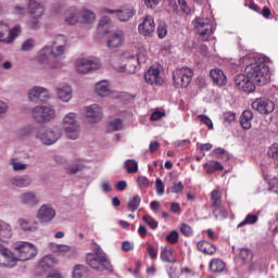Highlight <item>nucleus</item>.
<instances>
[{
    "instance_id": "f257e3e1",
    "label": "nucleus",
    "mask_w": 278,
    "mask_h": 278,
    "mask_svg": "<svg viewBox=\"0 0 278 278\" xmlns=\"http://www.w3.org/2000/svg\"><path fill=\"white\" fill-rule=\"evenodd\" d=\"M67 50L68 39L64 35H58L51 46H46L39 51L36 60L38 64H49L51 59L60 60Z\"/></svg>"
},
{
    "instance_id": "f03ea898",
    "label": "nucleus",
    "mask_w": 278,
    "mask_h": 278,
    "mask_svg": "<svg viewBox=\"0 0 278 278\" xmlns=\"http://www.w3.org/2000/svg\"><path fill=\"white\" fill-rule=\"evenodd\" d=\"M269 71L266 63L253 60V62L245 66L244 73L254 83V86H266L268 79H270Z\"/></svg>"
},
{
    "instance_id": "7ed1b4c3",
    "label": "nucleus",
    "mask_w": 278,
    "mask_h": 278,
    "mask_svg": "<svg viewBox=\"0 0 278 278\" xmlns=\"http://www.w3.org/2000/svg\"><path fill=\"white\" fill-rule=\"evenodd\" d=\"M61 125L68 140H77V138H79L81 127L79 126V121L77 119V113H67L62 118Z\"/></svg>"
},
{
    "instance_id": "20e7f679",
    "label": "nucleus",
    "mask_w": 278,
    "mask_h": 278,
    "mask_svg": "<svg viewBox=\"0 0 278 278\" xmlns=\"http://www.w3.org/2000/svg\"><path fill=\"white\" fill-rule=\"evenodd\" d=\"M30 116L36 123H51L55 121V106L52 104L36 105L31 109Z\"/></svg>"
},
{
    "instance_id": "39448f33",
    "label": "nucleus",
    "mask_w": 278,
    "mask_h": 278,
    "mask_svg": "<svg viewBox=\"0 0 278 278\" xmlns=\"http://www.w3.org/2000/svg\"><path fill=\"white\" fill-rule=\"evenodd\" d=\"M86 263L90 268H93V270H99V266H101L104 270L112 273V263H110L108 255H105L101 249H98L94 253H88Z\"/></svg>"
},
{
    "instance_id": "423d86ee",
    "label": "nucleus",
    "mask_w": 278,
    "mask_h": 278,
    "mask_svg": "<svg viewBox=\"0 0 278 278\" xmlns=\"http://www.w3.org/2000/svg\"><path fill=\"white\" fill-rule=\"evenodd\" d=\"M14 251L17 254L20 262H29L38 255V248L30 242L18 241L14 245Z\"/></svg>"
},
{
    "instance_id": "0eeeda50",
    "label": "nucleus",
    "mask_w": 278,
    "mask_h": 278,
    "mask_svg": "<svg viewBox=\"0 0 278 278\" xmlns=\"http://www.w3.org/2000/svg\"><path fill=\"white\" fill-rule=\"evenodd\" d=\"M101 66V60L98 58H79L75 61V68L79 75H86L90 71H99Z\"/></svg>"
},
{
    "instance_id": "6e6552de",
    "label": "nucleus",
    "mask_w": 278,
    "mask_h": 278,
    "mask_svg": "<svg viewBox=\"0 0 278 278\" xmlns=\"http://www.w3.org/2000/svg\"><path fill=\"white\" fill-rule=\"evenodd\" d=\"M28 12L30 18L27 21L28 29H38V23H40V17L45 14V7L36 0H29L28 2Z\"/></svg>"
},
{
    "instance_id": "1a4fd4ad",
    "label": "nucleus",
    "mask_w": 278,
    "mask_h": 278,
    "mask_svg": "<svg viewBox=\"0 0 278 278\" xmlns=\"http://www.w3.org/2000/svg\"><path fill=\"white\" fill-rule=\"evenodd\" d=\"M18 262L16 252H11L5 245L0 244V266L2 268H14Z\"/></svg>"
},
{
    "instance_id": "9d476101",
    "label": "nucleus",
    "mask_w": 278,
    "mask_h": 278,
    "mask_svg": "<svg viewBox=\"0 0 278 278\" xmlns=\"http://www.w3.org/2000/svg\"><path fill=\"white\" fill-rule=\"evenodd\" d=\"M27 99L30 103H38L40 101H49L51 92L42 86H34L27 91Z\"/></svg>"
},
{
    "instance_id": "9b49d317",
    "label": "nucleus",
    "mask_w": 278,
    "mask_h": 278,
    "mask_svg": "<svg viewBox=\"0 0 278 278\" xmlns=\"http://www.w3.org/2000/svg\"><path fill=\"white\" fill-rule=\"evenodd\" d=\"M18 34H21V26L16 25L10 29L8 24L0 22V42L12 45V41L16 40Z\"/></svg>"
},
{
    "instance_id": "f8f14e48",
    "label": "nucleus",
    "mask_w": 278,
    "mask_h": 278,
    "mask_svg": "<svg viewBox=\"0 0 278 278\" xmlns=\"http://www.w3.org/2000/svg\"><path fill=\"white\" fill-rule=\"evenodd\" d=\"M194 27L198 34L202 37V40H207L212 34H214V28L210 20L197 17L194 21Z\"/></svg>"
},
{
    "instance_id": "ddd939ff",
    "label": "nucleus",
    "mask_w": 278,
    "mask_h": 278,
    "mask_svg": "<svg viewBox=\"0 0 278 278\" xmlns=\"http://www.w3.org/2000/svg\"><path fill=\"white\" fill-rule=\"evenodd\" d=\"M235 86L237 90H241L242 92H255V83L249 78L247 74H238L235 77Z\"/></svg>"
},
{
    "instance_id": "4468645a",
    "label": "nucleus",
    "mask_w": 278,
    "mask_h": 278,
    "mask_svg": "<svg viewBox=\"0 0 278 278\" xmlns=\"http://www.w3.org/2000/svg\"><path fill=\"white\" fill-rule=\"evenodd\" d=\"M36 218L41 225H47L55 218V208L51 204H43L38 208Z\"/></svg>"
},
{
    "instance_id": "2eb2a0df",
    "label": "nucleus",
    "mask_w": 278,
    "mask_h": 278,
    "mask_svg": "<svg viewBox=\"0 0 278 278\" xmlns=\"http://www.w3.org/2000/svg\"><path fill=\"white\" fill-rule=\"evenodd\" d=\"M60 138H62V134L58 130H53V128H48L37 135V139L40 140V142L46 147L55 144Z\"/></svg>"
},
{
    "instance_id": "dca6fc26",
    "label": "nucleus",
    "mask_w": 278,
    "mask_h": 278,
    "mask_svg": "<svg viewBox=\"0 0 278 278\" xmlns=\"http://www.w3.org/2000/svg\"><path fill=\"white\" fill-rule=\"evenodd\" d=\"M125 42V33L122 30H117L109 35L106 39V47L109 51H113L114 53L118 51L119 47H123Z\"/></svg>"
},
{
    "instance_id": "f3484780",
    "label": "nucleus",
    "mask_w": 278,
    "mask_h": 278,
    "mask_svg": "<svg viewBox=\"0 0 278 278\" xmlns=\"http://www.w3.org/2000/svg\"><path fill=\"white\" fill-rule=\"evenodd\" d=\"M144 80L150 86H162L164 84V77L160 73V67L152 65L144 74Z\"/></svg>"
},
{
    "instance_id": "a211bd4d",
    "label": "nucleus",
    "mask_w": 278,
    "mask_h": 278,
    "mask_svg": "<svg viewBox=\"0 0 278 278\" xmlns=\"http://www.w3.org/2000/svg\"><path fill=\"white\" fill-rule=\"evenodd\" d=\"M253 110H256V112H260V114H271V112H275V102L266 99H256L254 102H252Z\"/></svg>"
},
{
    "instance_id": "6ab92c4d",
    "label": "nucleus",
    "mask_w": 278,
    "mask_h": 278,
    "mask_svg": "<svg viewBox=\"0 0 278 278\" xmlns=\"http://www.w3.org/2000/svg\"><path fill=\"white\" fill-rule=\"evenodd\" d=\"M138 31L141 36L151 37L155 31V20L153 16L146 15L142 23L138 26Z\"/></svg>"
},
{
    "instance_id": "aec40b11",
    "label": "nucleus",
    "mask_w": 278,
    "mask_h": 278,
    "mask_svg": "<svg viewBox=\"0 0 278 278\" xmlns=\"http://www.w3.org/2000/svg\"><path fill=\"white\" fill-rule=\"evenodd\" d=\"M192 81V70L182 67L177 72L176 86L177 88H188Z\"/></svg>"
},
{
    "instance_id": "412c9836",
    "label": "nucleus",
    "mask_w": 278,
    "mask_h": 278,
    "mask_svg": "<svg viewBox=\"0 0 278 278\" xmlns=\"http://www.w3.org/2000/svg\"><path fill=\"white\" fill-rule=\"evenodd\" d=\"M85 116L89 123H99L103 118V110L99 104H91L85 108Z\"/></svg>"
},
{
    "instance_id": "4be33fe9",
    "label": "nucleus",
    "mask_w": 278,
    "mask_h": 278,
    "mask_svg": "<svg viewBox=\"0 0 278 278\" xmlns=\"http://www.w3.org/2000/svg\"><path fill=\"white\" fill-rule=\"evenodd\" d=\"M103 12H106L108 14H115L116 18L122 22H127L131 16L136 14V11L134 10V7H124L121 10H111V9H104Z\"/></svg>"
},
{
    "instance_id": "5701e85b",
    "label": "nucleus",
    "mask_w": 278,
    "mask_h": 278,
    "mask_svg": "<svg viewBox=\"0 0 278 278\" xmlns=\"http://www.w3.org/2000/svg\"><path fill=\"white\" fill-rule=\"evenodd\" d=\"M20 203L22 205H27L28 207H36L40 203V198L34 191H25L18 197Z\"/></svg>"
},
{
    "instance_id": "b1692460",
    "label": "nucleus",
    "mask_w": 278,
    "mask_h": 278,
    "mask_svg": "<svg viewBox=\"0 0 278 278\" xmlns=\"http://www.w3.org/2000/svg\"><path fill=\"white\" fill-rule=\"evenodd\" d=\"M55 92L59 101H63V103H68L73 99V88L68 84L59 85Z\"/></svg>"
},
{
    "instance_id": "393cba45",
    "label": "nucleus",
    "mask_w": 278,
    "mask_h": 278,
    "mask_svg": "<svg viewBox=\"0 0 278 278\" xmlns=\"http://www.w3.org/2000/svg\"><path fill=\"white\" fill-rule=\"evenodd\" d=\"M210 77L214 86H227V76L225 75V72H223V70L218 67L211 70Z\"/></svg>"
},
{
    "instance_id": "a878e982",
    "label": "nucleus",
    "mask_w": 278,
    "mask_h": 278,
    "mask_svg": "<svg viewBox=\"0 0 278 278\" xmlns=\"http://www.w3.org/2000/svg\"><path fill=\"white\" fill-rule=\"evenodd\" d=\"M17 225H18L20 229H22L24 231V233H36V231H38V222L37 220L30 222L25 218H20L17 220Z\"/></svg>"
},
{
    "instance_id": "bb28decb",
    "label": "nucleus",
    "mask_w": 278,
    "mask_h": 278,
    "mask_svg": "<svg viewBox=\"0 0 278 278\" xmlns=\"http://www.w3.org/2000/svg\"><path fill=\"white\" fill-rule=\"evenodd\" d=\"M10 184L15 188H29L31 186V177L28 175L14 176L10 178Z\"/></svg>"
},
{
    "instance_id": "cd10ccee",
    "label": "nucleus",
    "mask_w": 278,
    "mask_h": 278,
    "mask_svg": "<svg viewBox=\"0 0 278 278\" xmlns=\"http://www.w3.org/2000/svg\"><path fill=\"white\" fill-rule=\"evenodd\" d=\"M94 92L98 97H110L112 90H110V84L108 80H100L94 85Z\"/></svg>"
},
{
    "instance_id": "c85d7f7f",
    "label": "nucleus",
    "mask_w": 278,
    "mask_h": 278,
    "mask_svg": "<svg viewBox=\"0 0 278 278\" xmlns=\"http://www.w3.org/2000/svg\"><path fill=\"white\" fill-rule=\"evenodd\" d=\"M12 238V226L10 224L0 220V241L9 242Z\"/></svg>"
},
{
    "instance_id": "c756f323",
    "label": "nucleus",
    "mask_w": 278,
    "mask_h": 278,
    "mask_svg": "<svg viewBox=\"0 0 278 278\" xmlns=\"http://www.w3.org/2000/svg\"><path fill=\"white\" fill-rule=\"evenodd\" d=\"M161 260L167 264L175 263V250L173 248L165 245L161 248Z\"/></svg>"
},
{
    "instance_id": "7c9ffc66",
    "label": "nucleus",
    "mask_w": 278,
    "mask_h": 278,
    "mask_svg": "<svg viewBox=\"0 0 278 278\" xmlns=\"http://www.w3.org/2000/svg\"><path fill=\"white\" fill-rule=\"evenodd\" d=\"M252 121H253V111H251V110L243 111V113L240 117V125H241L242 129H251Z\"/></svg>"
},
{
    "instance_id": "2f4dec72",
    "label": "nucleus",
    "mask_w": 278,
    "mask_h": 278,
    "mask_svg": "<svg viewBox=\"0 0 278 278\" xmlns=\"http://www.w3.org/2000/svg\"><path fill=\"white\" fill-rule=\"evenodd\" d=\"M198 249L201 253H204V255H214V253H216V245L208 241L198 242Z\"/></svg>"
},
{
    "instance_id": "473e14b6",
    "label": "nucleus",
    "mask_w": 278,
    "mask_h": 278,
    "mask_svg": "<svg viewBox=\"0 0 278 278\" xmlns=\"http://www.w3.org/2000/svg\"><path fill=\"white\" fill-rule=\"evenodd\" d=\"M226 268L225 262L220 258H213L210 262V270L212 273H223Z\"/></svg>"
},
{
    "instance_id": "72a5a7b5",
    "label": "nucleus",
    "mask_w": 278,
    "mask_h": 278,
    "mask_svg": "<svg viewBox=\"0 0 278 278\" xmlns=\"http://www.w3.org/2000/svg\"><path fill=\"white\" fill-rule=\"evenodd\" d=\"M53 266H55V258L51 256L43 257L38 264V268L41 270H49V268H53Z\"/></svg>"
},
{
    "instance_id": "f704fd0d",
    "label": "nucleus",
    "mask_w": 278,
    "mask_h": 278,
    "mask_svg": "<svg viewBox=\"0 0 278 278\" xmlns=\"http://www.w3.org/2000/svg\"><path fill=\"white\" fill-rule=\"evenodd\" d=\"M213 215L217 220H223L227 216V210L224 208L223 204H217L216 206H211Z\"/></svg>"
},
{
    "instance_id": "c9c22d12",
    "label": "nucleus",
    "mask_w": 278,
    "mask_h": 278,
    "mask_svg": "<svg viewBox=\"0 0 278 278\" xmlns=\"http://www.w3.org/2000/svg\"><path fill=\"white\" fill-rule=\"evenodd\" d=\"M34 126L31 125H27L24 126L20 129H17L16 134H17V138H20L21 140H25V138H29V136H31V134H34Z\"/></svg>"
},
{
    "instance_id": "e433bc0d",
    "label": "nucleus",
    "mask_w": 278,
    "mask_h": 278,
    "mask_svg": "<svg viewBox=\"0 0 278 278\" xmlns=\"http://www.w3.org/2000/svg\"><path fill=\"white\" fill-rule=\"evenodd\" d=\"M206 173H216V170H223L225 167L218 161H210L208 163L204 164Z\"/></svg>"
},
{
    "instance_id": "4c0bfd02",
    "label": "nucleus",
    "mask_w": 278,
    "mask_h": 278,
    "mask_svg": "<svg viewBox=\"0 0 278 278\" xmlns=\"http://www.w3.org/2000/svg\"><path fill=\"white\" fill-rule=\"evenodd\" d=\"M64 21H65V23H67V25H75V23H77V21H79V15H78L77 11H75V10L66 11Z\"/></svg>"
},
{
    "instance_id": "58836bf2",
    "label": "nucleus",
    "mask_w": 278,
    "mask_h": 278,
    "mask_svg": "<svg viewBox=\"0 0 278 278\" xmlns=\"http://www.w3.org/2000/svg\"><path fill=\"white\" fill-rule=\"evenodd\" d=\"M88 269L84 265H75L72 270L73 278H85Z\"/></svg>"
},
{
    "instance_id": "ea45409f",
    "label": "nucleus",
    "mask_w": 278,
    "mask_h": 278,
    "mask_svg": "<svg viewBox=\"0 0 278 278\" xmlns=\"http://www.w3.org/2000/svg\"><path fill=\"white\" fill-rule=\"evenodd\" d=\"M83 23H94V21L97 20V15L94 14V12L85 9L81 11L80 13Z\"/></svg>"
},
{
    "instance_id": "a19ab883",
    "label": "nucleus",
    "mask_w": 278,
    "mask_h": 278,
    "mask_svg": "<svg viewBox=\"0 0 278 278\" xmlns=\"http://www.w3.org/2000/svg\"><path fill=\"white\" fill-rule=\"evenodd\" d=\"M124 166L128 175H134L135 173L138 172V162L136 160H127L124 163Z\"/></svg>"
},
{
    "instance_id": "79ce46f5",
    "label": "nucleus",
    "mask_w": 278,
    "mask_h": 278,
    "mask_svg": "<svg viewBox=\"0 0 278 278\" xmlns=\"http://www.w3.org/2000/svg\"><path fill=\"white\" fill-rule=\"evenodd\" d=\"M223 197L220 195V191L218 189H215L211 193V207H214L216 205L223 204Z\"/></svg>"
},
{
    "instance_id": "37998d69",
    "label": "nucleus",
    "mask_w": 278,
    "mask_h": 278,
    "mask_svg": "<svg viewBox=\"0 0 278 278\" xmlns=\"http://www.w3.org/2000/svg\"><path fill=\"white\" fill-rule=\"evenodd\" d=\"M51 249H53L54 253H61V255H64L65 253H70L71 247L66 244H58V243H51Z\"/></svg>"
},
{
    "instance_id": "c03bdc74",
    "label": "nucleus",
    "mask_w": 278,
    "mask_h": 278,
    "mask_svg": "<svg viewBox=\"0 0 278 278\" xmlns=\"http://www.w3.org/2000/svg\"><path fill=\"white\" fill-rule=\"evenodd\" d=\"M10 164L15 173H18L21 170H27V164L21 163L18 159H12L10 161Z\"/></svg>"
},
{
    "instance_id": "a18cd8bd",
    "label": "nucleus",
    "mask_w": 278,
    "mask_h": 278,
    "mask_svg": "<svg viewBox=\"0 0 278 278\" xmlns=\"http://www.w3.org/2000/svg\"><path fill=\"white\" fill-rule=\"evenodd\" d=\"M141 199L139 195H135L134 198H131L128 202V210L130 212H136V210H138L140 207V203H141Z\"/></svg>"
},
{
    "instance_id": "49530a36",
    "label": "nucleus",
    "mask_w": 278,
    "mask_h": 278,
    "mask_svg": "<svg viewBox=\"0 0 278 278\" xmlns=\"http://www.w3.org/2000/svg\"><path fill=\"white\" fill-rule=\"evenodd\" d=\"M240 257L244 264H249L251 260H253V252L249 249H241L240 250Z\"/></svg>"
},
{
    "instance_id": "de8ad7c7",
    "label": "nucleus",
    "mask_w": 278,
    "mask_h": 278,
    "mask_svg": "<svg viewBox=\"0 0 278 278\" xmlns=\"http://www.w3.org/2000/svg\"><path fill=\"white\" fill-rule=\"evenodd\" d=\"M137 186L140 190H144L151 186V181L146 176H139L137 178Z\"/></svg>"
},
{
    "instance_id": "09e8293b",
    "label": "nucleus",
    "mask_w": 278,
    "mask_h": 278,
    "mask_svg": "<svg viewBox=\"0 0 278 278\" xmlns=\"http://www.w3.org/2000/svg\"><path fill=\"white\" fill-rule=\"evenodd\" d=\"M256 220H257V215L249 214L247 215L244 220L238 224V227H244V225H255Z\"/></svg>"
},
{
    "instance_id": "8fccbe9b",
    "label": "nucleus",
    "mask_w": 278,
    "mask_h": 278,
    "mask_svg": "<svg viewBox=\"0 0 278 278\" xmlns=\"http://www.w3.org/2000/svg\"><path fill=\"white\" fill-rule=\"evenodd\" d=\"M147 253L151 260H157V248L153 247V244L147 242Z\"/></svg>"
},
{
    "instance_id": "3c124183",
    "label": "nucleus",
    "mask_w": 278,
    "mask_h": 278,
    "mask_svg": "<svg viewBox=\"0 0 278 278\" xmlns=\"http://www.w3.org/2000/svg\"><path fill=\"white\" fill-rule=\"evenodd\" d=\"M268 157H271L278 164V144H273L267 151Z\"/></svg>"
},
{
    "instance_id": "603ef678",
    "label": "nucleus",
    "mask_w": 278,
    "mask_h": 278,
    "mask_svg": "<svg viewBox=\"0 0 278 278\" xmlns=\"http://www.w3.org/2000/svg\"><path fill=\"white\" fill-rule=\"evenodd\" d=\"M36 47V41L34 39H26L22 45H21V50L22 51H31Z\"/></svg>"
},
{
    "instance_id": "864d4df0",
    "label": "nucleus",
    "mask_w": 278,
    "mask_h": 278,
    "mask_svg": "<svg viewBox=\"0 0 278 278\" xmlns=\"http://www.w3.org/2000/svg\"><path fill=\"white\" fill-rule=\"evenodd\" d=\"M110 127L113 131H121L123 129V119L115 118L110 123Z\"/></svg>"
},
{
    "instance_id": "5fc2aeb1",
    "label": "nucleus",
    "mask_w": 278,
    "mask_h": 278,
    "mask_svg": "<svg viewBox=\"0 0 278 278\" xmlns=\"http://www.w3.org/2000/svg\"><path fill=\"white\" fill-rule=\"evenodd\" d=\"M142 220H144V223H147V225H149V227H151V229H157V220L153 219V217L149 216V215H144L142 217Z\"/></svg>"
},
{
    "instance_id": "6e6d98bb",
    "label": "nucleus",
    "mask_w": 278,
    "mask_h": 278,
    "mask_svg": "<svg viewBox=\"0 0 278 278\" xmlns=\"http://www.w3.org/2000/svg\"><path fill=\"white\" fill-rule=\"evenodd\" d=\"M166 34H168V29L165 24H160L157 26V36L159 38H166Z\"/></svg>"
},
{
    "instance_id": "4d7b16f0",
    "label": "nucleus",
    "mask_w": 278,
    "mask_h": 278,
    "mask_svg": "<svg viewBox=\"0 0 278 278\" xmlns=\"http://www.w3.org/2000/svg\"><path fill=\"white\" fill-rule=\"evenodd\" d=\"M155 186L156 194H159V197H162L164 194V182L162 181V179L157 178L155 181Z\"/></svg>"
},
{
    "instance_id": "13d9d810",
    "label": "nucleus",
    "mask_w": 278,
    "mask_h": 278,
    "mask_svg": "<svg viewBox=\"0 0 278 278\" xmlns=\"http://www.w3.org/2000/svg\"><path fill=\"white\" fill-rule=\"evenodd\" d=\"M199 118L204 125H207L208 129H214V124L212 123V119L207 117V115H199Z\"/></svg>"
},
{
    "instance_id": "bf43d9fd",
    "label": "nucleus",
    "mask_w": 278,
    "mask_h": 278,
    "mask_svg": "<svg viewBox=\"0 0 278 278\" xmlns=\"http://www.w3.org/2000/svg\"><path fill=\"white\" fill-rule=\"evenodd\" d=\"M178 5L184 14L190 13V7H188V2H186V0H178Z\"/></svg>"
},
{
    "instance_id": "052dcab7",
    "label": "nucleus",
    "mask_w": 278,
    "mask_h": 278,
    "mask_svg": "<svg viewBox=\"0 0 278 278\" xmlns=\"http://www.w3.org/2000/svg\"><path fill=\"white\" fill-rule=\"evenodd\" d=\"M144 5L149 8L150 10H155L157 5H160V1L162 0H143Z\"/></svg>"
},
{
    "instance_id": "680f3d73",
    "label": "nucleus",
    "mask_w": 278,
    "mask_h": 278,
    "mask_svg": "<svg viewBox=\"0 0 278 278\" xmlns=\"http://www.w3.org/2000/svg\"><path fill=\"white\" fill-rule=\"evenodd\" d=\"M224 121L225 123H233V121H236V113L230 111L224 113Z\"/></svg>"
},
{
    "instance_id": "e2e57ef3",
    "label": "nucleus",
    "mask_w": 278,
    "mask_h": 278,
    "mask_svg": "<svg viewBox=\"0 0 278 278\" xmlns=\"http://www.w3.org/2000/svg\"><path fill=\"white\" fill-rule=\"evenodd\" d=\"M180 231L181 233H184V236H190L192 233V227L187 224H182L180 227Z\"/></svg>"
},
{
    "instance_id": "0e129e2a",
    "label": "nucleus",
    "mask_w": 278,
    "mask_h": 278,
    "mask_svg": "<svg viewBox=\"0 0 278 278\" xmlns=\"http://www.w3.org/2000/svg\"><path fill=\"white\" fill-rule=\"evenodd\" d=\"M164 112L155 111L152 113L150 121H160V118H164Z\"/></svg>"
},
{
    "instance_id": "69168bd1",
    "label": "nucleus",
    "mask_w": 278,
    "mask_h": 278,
    "mask_svg": "<svg viewBox=\"0 0 278 278\" xmlns=\"http://www.w3.org/2000/svg\"><path fill=\"white\" fill-rule=\"evenodd\" d=\"M157 149H160V142L151 141L150 146H149L150 153H155V151H157Z\"/></svg>"
},
{
    "instance_id": "338daca9",
    "label": "nucleus",
    "mask_w": 278,
    "mask_h": 278,
    "mask_svg": "<svg viewBox=\"0 0 278 278\" xmlns=\"http://www.w3.org/2000/svg\"><path fill=\"white\" fill-rule=\"evenodd\" d=\"M134 250V244H131V242L129 241H124L122 243V251H132Z\"/></svg>"
},
{
    "instance_id": "774afa93",
    "label": "nucleus",
    "mask_w": 278,
    "mask_h": 278,
    "mask_svg": "<svg viewBox=\"0 0 278 278\" xmlns=\"http://www.w3.org/2000/svg\"><path fill=\"white\" fill-rule=\"evenodd\" d=\"M9 110L8 103L3 102V100H0V116H3Z\"/></svg>"
}]
</instances>
